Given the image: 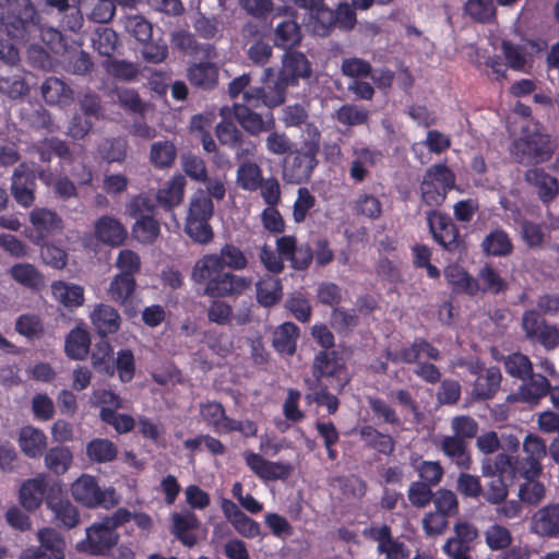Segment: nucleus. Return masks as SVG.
<instances>
[{"instance_id": "f257e3e1", "label": "nucleus", "mask_w": 559, "mask_h": 559, "mask_svg": "<svg viewBox=\"0 0 559 559\" xmlns=\"http://www.w3.org/2000/svg\"><path fill=\"white\" fill-rule=\"evenodd\" d=\"M248 258L236 245L225 243L218 253H209L200 258L192 270L194 283L204 285L203 295L211 298L241 296L251 286V278L235 274L248 266Z\"/></svg>"}, {"instance_id": "f03ea898", "label": "nucleus", "mask_w": 559, "mask_h": 559, "mask_svg": "<svg viewBox=\"0 0 559 559\" xmlns=\"http://www.w3.org/2000/svg\"><path fill=\"white\" fill-rule=\"evenodd\" d=\"M481 475L490 478L483 489L484 499L491 504H500L508 497V488L516 479L518 468L511 463V455L499 453L495 457H484Z\"/></svg>"}, {"instance_id": "7ed1b4c3", "label": "nucleus", "mask_w": 559, "mask_h": 559, "mask_svg": "<svg viewBox=\"0 0 559 559\" xmlns=\"http://www.w3.org/2000/svg\"><path fill=\"white\" fill-rule=\"evenodd\" d=\"M214 216V203L201 188L197 189L188 204L185 219V233L198 245H207L214 239L211 219Z\"/></svg>"}, {"instance_id": "20e7f679", "label": "nucleus", "mask_w": 559, "mask_h": 559, "mask_svg": "<svg viewBox=\"0 0 559 559\" xmlns=\"http://www.w3.org/2000/svg\"><path fill=\"white\" fill-rule=\"evenodd\" d=\"M513 158L523 165H538L548 162L555 152L550 136L539 129L523 128L521 135L510 148Z\"/></svg>"}, {"instance_id": "39448f33", "label": "nucleus", "mask_w": 559, "mask_h": 559, "mask_svg": "<svg viewBox=\"0 0 559 559\" xmlns=\"http://www.w3.org/2000/svg\"><path fill=\"white\" fill-rule=\"evenodd\" d=\"M310 384H330L331 390L341 393L349 383L350 376L342 353L320 350L313 359Z\"/></svg>"}, {"instance_id": "423d86ee", "label": "nucleus", "mask_w": 559, "mask_h": 559, "mask_svg": "<svg viewBox=\"0 0 559 559\" xmlns=\"http://www.w3.org/2000/svg\"><path fill=\"white\" fill-rule=\"evenodd\" d=\"M320 133L314 129L312 140L304 143L301 150L292 151L285 158L283 167L284 179L289 183H301L310 179L318 160L317 154L320 148Z\"/></svg>"}, {"instance_id": "0eeeda50", "label": "nucleus", "mask_w": 559, "mask_h": 559, "mask_svg": "<svg viewBox=\"0 0 559 559\" xmlns=\"http://www.w3.org/2000/svg\"><path fill=\"white\" fill-rule=\"evenodd\" d=\"M454 186V173L445 164H435L423 176L419 186L421 201L430 207L440 206Z\"/></svg>"}, {"instance_id": "6e6552de", "label": "nucleus", "mask_w": 559, "mask_h": 559, "mask_svg": "<svg viewBox=\"0 0 559 559\" xmlns=\"http://www.w3.org/2000/svg\"><path fill=\"white\" fill-rule=\"evenodd\" d=\"M288 87L287 83L282 81V78L277 74V71L267 67L263 71L262 85L247 90L242 99L252 107L274 108L285 102Z\"/></svg>"}, {"instance_id": "1a4fd4ad", "label": "nucleus", "mask_w": 559, "mask_h": 559, "mask_svg": "<svg viewBox=\"0 0 559 559\" xmlns=\"http://www.w3.org/2000/svg\"><path fill=\"white\" fill-rule=\"evenodd\" d=\"M71 495L76 502L90 509H110L118 503L115 489H102L96 477L88 474L72 483Z\"/></svg>"}, {"instance_id": "9d476101", "label": "nucleus", "mask_w": 559, "mask_h": 559, "mask_svg": "<svg viewBox=\"0 0 559 559\" xmlns=\"http://www.w3.org/2000/svg\"><path fill=\"white\" fill-rule=\"evenodd\" d=\"M120 534L102 520L86 527L85 538L76 544V550L95 557H105L118 546Z\"/></svg>"}, {"instance_id": "9b49d317", "label": "nucleus", "mask_w": 559, "mask_h": 559, "mask_svg": "<svg viewBox=\"0 0 559 559\" xmlns=\"http://www.w3.org/2000/svg\"><path fill=\"white\" fill-rule=\"evenodd\" d=\"M521 326L531 343L540 345L547 352L559 346V329L557 325L548 323L536 309L523 312Z\"/></svg>"}, {"instance_id": "f8f14e48", "label": "nucleus", "mask_w": 559, "mask_h": 559, "mask_svg": "<svg viewBox=\"0 0 559 559\" xmlns=\"http://www.w3.org/2000/svg\"><path fill=\"white\" fill-rule=\"evenodd\" d=\"M427 224L433 240L445 251H461L463 239L459 227L448 214L430 210L427 212Z\"/></svg>"}, {"instance_id": "ddd939ff", "label": "nucleus", "mask_w": 559, "mask_h": 559, "mask_svg": "<svg viewBox=\"0 0 559 559\" xmlns=\"http://www.w3.org/2000/svg\"><path fill=\"white\" fill-rule=\"evenodd\" d=\"M524 455H511V463L524 474L540 476L542 460L546 456L547 448L544 440L535 435H527L523 442Z\"/></svg>"}, {"instance_id": "4468645a", "label": "nucleus", "mask_w": 559, "mask_h": 559, "mask_svg": "<svg viewBox=\"0 0 559 559\" xmlns=\"http://www.w3.org/2000/svg\"><path fill=\"white\" fill-rule=\"evenodd\" d=\"M37 537L39 546L24 551L21 559H64L66 542L55 528H41Z\"/></svg>"}, {"instance_id": "2eb2a0df", "label": "nucleus", "mask_w": 559, "mask_h": 559, "mask_svg": "<svg viewBox=\"0 0 559 559\" xmlns=\"http://www.w3.org/2000/svg\"><path fill=\"white\" fill-rule=\"evenodd\" d=\"M170 521V533L181 545L192 548L198 544L197 531L200 528L201 521L193 511L183 509L174 512Z\"/></svg>"}, {"instance_id": "dca6fc26", "label": "nucleus", "mask_w": 559, "mask_h": 559, "mask_svg": "<svg viewBox=\"0 0 559 559\" xmlns=\"http://www.w3.org/2000/svg\"><path fill=\"white\" fill-rule=\"evenodd\" d=\"M245 462L251 472L264 481L286 480L293 472L289 463L269 461L254 452H247Z\"/></svg>"}, {"instance_id": "f3484780", "label": "nucleus", "mask_w": 559, "mask_h": 559, "mask_svg": "<svg viewBox=\"0 0 559 559\" xmlns=\"http://www.w3.org/2000/svg\"><path fill=\"white\" fill-rule=\"evenodd\" d=\"M455 536L447 540L443 551L452 559H471L469 551L473 542L478 537L476 526L466 521L454 524Z\"/></svg>"}, {"instance_id": "a211bd4d", "label": "nucleus", "mask_w": 559, "mask_h": 559, "mask_svg": "<svg viewBox=\"0 0 559 559\" xmlns=\"http://www.w3.org/2000/svg\"><path fill=\"white\" fill-rule=\"evenodd\" d=\"M32 224V239L35 243H44L49 237L60 233L63 228L62 218L53 211L35 207L29 214Z\"/></svg>"}, {"instance_id": "6ab92c4d", "label": "nucleus", "mask_w": 559, "mask_h": 559, "mask_svg": "<svg viewBox=\"0 0 559 559\" xmlns=\"http://www.w3.org/2000/svg\"><path fill=\"white\" fill-rule=\"evenodd\" d=\"M282 81L288 86L297 85L300 79H308L312 74L311 63L305 53L297 50L285 51L282 68L277 71Z\"/></svg>"}, {"instance_id": "aec40b11", "label": "nucleus", "mask_w": 559, "mask_h": 559, "mask_svg": "<svg viewBox=\"0 0 559 559\" xmlns=\"http://www.w3.org/2000/svg\"><path fill=\"white\" fill-rule=\"evenodd\" d=\"M36 176L34 170L29 169L25 164H20L12 176L11 193L23 207H29L35 201Z\"/></svg>"}, {"instance_id": "412c9836", "label": "nucleus", "mask_w": 559, "mask_h": 559, "mask_svg": "<svg viewBox=\"0 0 559 559\" xmlns=\"http://www.w3.org/2000/svg\"><path fill=\"white\" fill-rule=\"evenodd\" d=\"M252 105L243 102L234 107V116L239 124L250 135H259L262 132H269L275 129V119L273 114H267L265 118L253 110Z\"/></svg>"}, {"instance_id": "4be33fe9", "label": "nucleus", "mask_w": 559, "mask_h": 559, "mask_svg": "<svg viewBox=\"0 0 559 559\" xmlns=\"http://www.w3.org/2000/svg\"><path fill=\"white\" fill-rule=\"evenodd\" d=\"M38 22L35 17L14 13L4 14L0 11V32L5 33L17 43H26L36 29Z\"/></svg>"}, {"instance_id": "5701e85b", "label": "nucleus", "mask_w": 559, "mask_h": 559, "mask_svg": "<svg viewBox=\"0 0 559 559\" xmlns=\"http://www.w3.org/2000/svg\"><path fill=\"white\" fill-rule=\"evenodd\" d=\"M386 359L393 362L402 361L413 364L426 357L430 360L438 361L441 359V352L424 337H416L408 347L402 348L397 354L393 355L390 350L385 353Z\"/></svg>"}, {"instance_id": "b1692460", "label": "nucleus", "mask_w": 559, "mask_h": 559, "mask_svg": "<svg viewBox=\"0 0 559 559\" xmlns=\"http://www.w3.org/2000/svg\"><path fill=\"white\" fill-rule=\"evenodd\" d=\"M46 506L52 511L59 527L71 530L80 523L78 508L69 499L55 493L53 489L46 497Z\"/></svg>"}, {"instance_id": "393cba45", "label": "nucleus", "mask_w": 559, "mask_h": 559, "mask_svg": "<svg viewBox=\"0 0 559 559\" xmlns=\"http://www.w3.org/2000/svg\"><path fill=\"white\" fill-rule=\"evenodd\" d=\"M90 318L95 331L103 338L118 332L121 325L118 310L107 304H97Z\"/></svg>"}, {"instance_id": "a878e982", "label": "nucleus", "mask_w": 559, "mask_h": 559, "mask_svg": "<svg viewBox=\"0 0 559 559\" xmlns=\"http://www.w3.org/2000/svg\"><path fill=\"white\" fill-rule=\"evenodd\" d=\"M438 448L457 468L471 469L473 460L466 441L453 436H442Z\"/></svg>"}, {"instance_id": "bb28decb", "label": "nucleus", "mask_w": 559, "mask_h": 559, "mask_svg": "<svg viewBox=\"0 0 559 559\" xmlns=\"http://www.w3.org/2000/svg\"><path fill=\"white\" fill-rule=\"evenodd\" d=\"M532 530L539 536L554 538L559 535V503L540 508L532 518Z\"/></svg>"}, {"instance_id": "cd10ccee", "label": "nucleus", "mask_w": 559, "mask_h": 559, "mask_svg": "<svg viewBox=\"0 0 559 559\" xmlns=\"http://www.w3.org/2000/svg\"><path fill=\"white\" fill-rule=\"evenodd\" d=\"M525 181L537 189L538 198L543 203L551 202L559 192L558 179L543 168H531L524 174Z\"/></svg>"}, {"instance_id": "c85d7f7f", "label": "nucleus", "mask_w": 559, "mask_h": 559, "mask_svg": "<svg viewBox=\"0 0 559 559\" xmlns=\"http://www.w3.org/2000/svg\"><path fill=\"white\" fill-rule=\"evenodd\" d=\"M95 237L105 245L119 247L127 238V229L119 219L103 215L95 223Z\"/></svg>"}, {"instance_id": "c756f323", "label": "nucleus", "mask_w": 559, "mask_h": 559, "mask_svg": "<svg viewBox=\"0 0 559 559\" xmlns=\"http://www.w3.org/2000/svg\"><path fill=\"white\" fill-rule=\"evenodd\" d=\"M502 376L498 367L484 369L476 378L472 394L477 401L492 399L500 388Z\"/></svg>"}, {"instance_id": "7c9ffc66", "label": "nucleus", "mask_w": 559, "mask_h": 559, "mask_svg": "<svg viewBox=\"0 0 559 559\" xmlns=\"http://www.w3.org/2000/svg\"><path fill=\"white\" fill-rule=\"evenodd\" d=\"M305 25L307 29L316 36H329L335 27L334 10L330 9L325 2H323L312 12L307 13Z\"/></svg>"}, {"instance_id": "2f4dec72", "label": "nucleus", "mask_w": 559, "mask_h": 559, "mask_svg": "<svg viewBox=\"0 0 559 559\" xmlns=\"http://www.w3.org/2000/svg\"><path fill=\"white\" fill-rule=\"evenodd\" d=\"M444 277L456 293L475 296L480 290V285L463 266L450 264L444 270Z\"/></svg>"}, {"instance_id": "473e14b6", "label": "nucleus", "mask_w": 559, "mask_h": 559, "mask_svg": "<svg viewBox=\"0 0 559 559\" xmlns=\"http://www.w3.org/2000/svg\"><path fill=\"white\" fill-rule=\"evenodd\" d=\"M17 442L21 451L28 457L41 456L47 447L44 431L33 426H24L19 431Z\"/></svg>"}, {"instance_id": "72a5a7b5", "label": "nucleus", "mask_w": 559, "mask_h": 559, "mask_svg": "<svg viewBox=\"0 0 559 559\" xmlns=\"http://www.w3.org/2000/svg\"><path fill=\"white\" fill-rule=\"evenodd\" d=\"M186 185L187 180L185 176H174L157 191V203L165 210L171 211L181 203Z\"/></svg>"}, {"instance_id": "f704fd0d", "label": "nucleus", "mask_w": 559, "mask_h": 559, "mask_svg": "<svg viewBox=\"0 0 559 559\" xmlns=\"http://www.w3.org/2000/svg\"><path fill=\"white\" fill-rule=\"evenodd\" d=\"M47 483L44 478L25 480L20 488V502L28 511L38 509L47 497Z\"/></svg>"}, {"instance_id": "c9c22d12", "label": "nucleus", "mask_w": 559, "mask_h": 559, "mask_svg": "<svg viewBox=\"0 0 559 559\" xmlns=\"http://www.w3.org/2000/svg\"><path fill=\"white\" fill-rule=\"evenodd\" d=\"M40 91L48 105H69L73 100V90L56 76L47 78Z\"/></svg>"}, {"instance_id": "e433bc0d", "label": "nucleus", "mask_w": 559, "mask_h": 559, "mask_svg": "<svg viewBox=\"0 0 559 559\" xmlns=\"http://www.w3.org/2000/svg\"><path fill=\"white\" fill-rule=\"evenodd\" d=\"M255 295L259 305L273 307L283 297V284L278 277L265 275L255 283Z\"/></svg>"}, {"instance_id": "4c0bfd02", "label": "nucleus", "mask_w": 559, "mask_h": 559, "mask_svg": "<svg viewBox=\"0 0 559 559\" xmlns=\"http://www.w3.org/2000/svg\"><path fill=\"white\" fill-rule=\"evenodd\" d=\"M302 39L300 25L293 19L280 22L274 29V44L286 51L299 46Z\"/></svg>"}, {"instance_id": "58836bf2", "label": "nucleus", "mask_w": 559, "mask_h": 559, "mask_svg": "<svg viewBox=\"0 0 559 559\" xmlns=\"http://www.w3.org/2000/svg\"><path fill=\"white\" fill-rule=\"evenodd\" d=\"M263 171L254 160H246L238 165L236 185L243 191L255 192L263 183Z\"/></svg>"}, {"instance_id": "ea45409f", "label": "nucleus", "mask_w": 559, "mask_h": 559, "mask_svg": "<svg viewBox=\"0 0 559 559\" xmlns=\"http://www.w3.org/2000/svg\"><path fill=\"white\" fill-rule=\"evenodd\" d=\"M188 80L193 86L212 90L217 85L218 68L213 62L193 63L188 69Z\"/></svg>"}, {"instance_id": "a19ab883", "label": "nucleus", "mask_w": 559, "mask_h": 559, "mask_svg": "<svg viewBox=\"0 0 559 559\" xmlns=\"http://www.w3.org/2000/svg\"><path fill=\"white\" fill-rule=\"evenodd\" d=\"M299 328L293 322H284L273 332V347L280 354L294 355L299 337Z\"/></svg>"}, {"instance_id": "79ce46f5", "label": "nucleus", "mask_w": 559, "mask_h": 559, "mask_svg": "<svg viewBox=\"0 0 559 559\" xmlns=\"http://www.w3.org/2000/svg\"><path fill=\"white\" fill-rule=\"evenodd\" d=\"M53 298L67 308L80 307L84 302V288L79 284L55 281L51 284Z\"/></svg>"}, {"instance_id": "37998d69", "label": "nucleus", "mask_w": 559, "mask_h": 559, "mask_svg": "<svg viewBox=\"0 0 559 559\" xmlns=\"http://www.w3.org/2000/svg\"><path fill=\"white\" fill-rule=\"evenodd\" d=\"M365 444L383 455H391L395 450V440L392 436L380 432L377 428L366 425L359 430Z\"/></svg>"}, {"instance_id": "c03bdc74", "label": "nucleus", "mask_w": 559, "mask_h": 559, "mask_svg": "<svg viewBox=\"0 0 559 559\" xmlns=\"http://www.w3.org/2000/svg\"><path fill=\"white\" fill-rule=\"evenodd\" d=\"M519 389L520 399L527 403H537L542 397L548 395L550 391L549 380L539 373L530 374Z\"/></svg>"}, {"instance_id": "a18cd8bd", "label": "nucleus", "mask_w": 559, "mask_h": 559, "mask_svg": "<svg viewBox=\"0 0 559 559\" xmlns=\"http://www.w3.org/2000/svg\"><path fill=\"white\" fill-rule=\"evenodd\" d=\"M90 333L83 328L76 326L72 329L66 337L64 350L71 359H84L90 352Z\"/></svg>"}, {"instance_id": "49530a36", "label": "nucleus", "mask_w": 559, "mask_h": 559, "mask_svg": "<svg viewBox=\"0 0 559 559\" xmlns=\"http://www.w3.org/2000/svg\"><path fill=\"white\" fill-rule=\"evenodd\" d=\"M93 368L102 374L114 376L115 373V360H114V348L111 344L102 337L94 346L91 355Z\"/></svg>"}, {"instance_id": "de8ad7c7", "label": "nucleus", "mask_w": 559, "mask_h": 559, "mask_svg": "<svg viewBox=\"0 0 559 559\" xmlns=\"http://www.w3.org/2000/svg\"><path fill=\"white\" fill-rule=\"evenodd\" d=\"M484 251L493 257H506L513 250V243L506 230L496 228L491 230L483 240Z\"/></svg>"}, {"instance_id": "09e8293b", "label": "nucleus", "mask_w": 559, "mask_h": 559, "mask_svg": "<svg viewBox=\"0 0 559 559\" xmlns=\"http://www.w3.org/2000/svg\"><path fill=\"white\" fill-rule=\"evenodd\" d=\"M177 154V147L171 141H157L151 145L150 162L157 169H167L175 164Z\"/></svg>"}, {"instance_id": "8fccbe9b", "label": "nucleus", "mask_w": 559, "mask_h": 559, "mask_svg": "<svg viewBox=\"0 0 559 559\" xmlns=\"http://www.w3.org/2000/svg\"><path fill=\"white\" fill-rule=\"evenodd\" d=\"M309 390H316L313 393L305 395L308 404L316 403L319 406H325L329 415H334L340 407V400L330 392V384H310V379L306 380Z\"/></svg>"}, {"instance_id": "3c124183", "label": "nucleus", "mask_w": 559, "mask_h": 559, "mask_svg": "<svg viewBox=\"0 0 559 559\" xmlns=\"http://www.w3.org/2000/svg\"><path fill=\"white\" fill-rule=\"evenodd\" d=\"M539 476L516 472V479L523 478L524 483L520 485L519 498L522 502L535 506L545 496V486L537 480Z\"/></svg>"}, {"instance_id": "603ef678", "label": "nucleus", "mask_w": 559, "mask_h": 559, "mask_svg": "<svg viewBox=\"0 0 559 559\" xmlns=\"http://www.w3.org/2000/svg\"><path fill=\"white\" fill-rule=\"evenodd\" d=\"M135 287V277H130L127 274H117L109 284L108 296L112 301L124 306L134 294Z\"/></svg>"}, {"instance_id": "864d4df0", "label": "nucleus", "mask_w": 559, "mask_h": 559, "mask_svg": "<svg viewBox=\"0 0 559 559\" xmlns=\"http://www.w3.org/2000/svg\"><path fill=\"white\" fill-rule=\"evenodd\" d=\"M93 48L107 59L111 58L119 45L117 33L109 27H97L92 37Z\"/></svg>"}, {"instance_id": "5fc2aeb1", "label": "nucleus", "mask_w": 559, "mask_h": 559, "mask_svg": "<svg viewBox=\"0 0 559 559\" xmlns=\"http://www.w3.org/2000/svg\"><path fill=\"white\" fill-rule=\"evenodd\" d=\"M464 9L466 14L477 23L491 24L496 22L497 9L493 0H467Z\"/></svg>"}, {"instance_id": "6e6d98bb", "label": "nucleus", "mask_w": 559, "mask_h": 559, "mask_svg": "<svg viewBox=\"0 0 559 559\" xmlns=\"http://www.w3.org/2000/svg\"><path fill=\"white\" fill-rule=\"evenodd\" d=\"M128 142L123 138L105 139L98 145V154L107 163H122L127 157Z\"/></svg>"}, {"instance_id": "4d7b16f0", "label": "nucleus", "mask_w": 559, "mask_h": 559, "mask_svg": "<svg viewBox=\"0 0 559 559\" xmlns=\"http://www.w3.org/2000/svg\"><path fill=\"white\" fill-rule=\"evenodd\" d=\"M503 366L506 372L513 378L525 381L532 374L533 364L530 358L520 353H512L504 357Z\"/></svg>"}, {"instance_id": "13d9d810", "label": "nucleus", "mask_w": 559, "mask_h": 559, "mask_svg": "<svg viewBox=\"0 0 559 559\" xmlns=\"http://www.w3.org/2000/svg\"><path fill=\"white\" fill-rule=\"evenodd\" d=\"M353 211L356 215L374 221L382 215V203L378 197L362 192L354 200Z\"/></svg>"}, {"instance_id": "bf43d9fd", "label": "nucleus", "mask_w": 559, "mask_h": 559, "mask_svg": "<svg viewBox=\"0 0 559 559\" xmlns=\"http://www.w3.org/2000/svg\"><path fill=\"white\" fill-rule=\"evenodd\" d=\"M117 453L116 444L108 439H93L86 445V454L94 462H111L116 459Z\"/></svg>"}, {"instance_id": "052dcab7", "label": "nucleus", "mask_w": 559, "mask_h": 559, "mask_svg": "<svg viewBox=\"0 0 559 559\" xmlns=\"http://www.w3.org/2000/svg\"><path fill=\"white\" fill-rule=\"evenodd\" d=\"M134 238L141 243H153L160 234V226L155 216H146L135 219L132 228Z\"/></svg>"}, {"instance_id": "680f3d73", "label": "nucleus", "mask_w": 559, "mask_h": 559, "mask_svg": "<svg viewBox=\"0 0 559 559\" xmlns=\"http://www.w3.org/2000/svg\"><path fill=\"white\" fill-rule=\"evenodd\" d=\"M103 67L110 76L127 82L135 80L140 73L135 63L126 60H118L112 57L106 59L103 62Z\"/></svg>"}, {"instance_id": "e2e57ef3", "label": "nucleus", "mask_w": 559, "mask_h": 559, "mask_svg": "<svg viewBox=\"0 0 559 559\" xmlns=\"http://www.w3.org/2000/svg\"><path fill=\"white\" fill-rule=\"evenodd\" d=\"M356 155L349 167V177L355 182H362L368 175L367 167L376 164L378 154L369 148H360Z\"/></svg>"}, {"instance_id": "0e129e2a", "label": "nucleus", "mask_w": 559, "mask_h": 559, "mask_svg": "<svg viewBox=\"0 0 559 559\" xmlns=\"http://www.w3.org/2000/svg\"><path fill=\"white\" fill-rule=\"evenodd\" d=\"M72 461V452L66 447L51 448L45 455L46 466L57 475L64 474Z\"/></svg>"}, {"instance_id": "69168bd1", "label": "nucleus", "mask_w": 559, "mask_h": 559, "mask_svg": "<svg viewBox=\"0 0 559 559\" xmlns=\"http://www.w3.org/2000/svg\"><path fill=\"white\" fill-rule=\"evenodd\" d=\"M476 280L480 285V290L484 293L497 295L503 292L507 287V284L500 276L499 272L488 264L479 270Z\"/></svg>"}, {"instance_id": "338daca9", "label": "nucleus", "mask_w": 559, "mask_h": 559, "mask_svg": "<svg viewBox=\"0 0 559 559\" xmlns=\"http://www.w3.org/2000/svg\"><path fill=\"white\" fill-rule=\"evenodd\" d=\"M435 506V511L451 518L459 514L460 506L456 495L445 488H440L435 491L433 499L431 501Z\"/></svg>"}, {"instance_id": "774afa93", "label": "nucleus", "mask_w": 559, "mask_h": 559, "mask_svg": "<svg viewBox=\"0 0 559 559\" xmlns=\"http://www.w3.org/2000/svg\"><path fill=\"white\" fill-rule=\"evenodd\" d=\"M335 118L343 126L354 127L366 123L369 112L354 104H344L336 110Z\"/></svg>"}]
</instances>
